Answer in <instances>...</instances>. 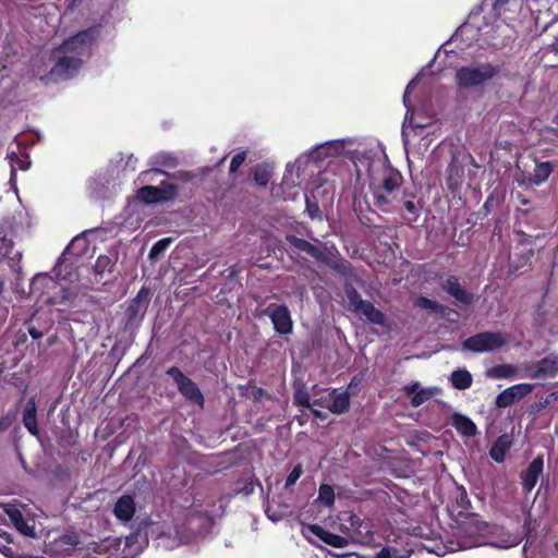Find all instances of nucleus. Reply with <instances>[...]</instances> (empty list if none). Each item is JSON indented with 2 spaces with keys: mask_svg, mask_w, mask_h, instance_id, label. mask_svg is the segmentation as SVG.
I'll return each instance as SVG.
<instances>
[{
  "mask_svg": "<svg viewBox=\"0 0 558 558\" xmlns=\"http://www.w3.org/2000/svg\"><path fill=\"white\" fill-rule=\"evenodd\" d=\"M28 333L33 339H40L43 337V332L36 329L35 327H29Z\"/></svg>",
  "mask_w": 558,
  "mask_h": 558,
  "instance_id": "obj_55",
  "label": "nucleus"
},
{
  "mask_svg": "<svg viewBox=\"0 0 558 558\" xmlns=\"http://www.w3.org/2000/svg\"><path fill=\"white\" fill-rule=\"evenodd\" d=\"M509 448H510V440H509L508 436H506V435L500 436L492 446V448L489 450V456L494 461L501 463V462H504L506 453L509 450Z\"/></svg>",
  "mask_w": 558,
  "mask_h": 558,
  "instance_id": "obj_32",
  "label": "nucleus"
},
{
  "mask_svg": "<svg viewBox=\"0 0 558 558\" xmlns=\"http://www.w3.org/2000/svg\"><path fill=\"white\" fill-rule=\"evenodd\" d=\"M420 82V75L415 76L413 80L410 81L408 84L404 95H403V104L407 108V113L404 117L403 125H402V141L403 145L407 148L409 144V136H410V128H413L412 121H413V107L410 101V94L415 88V86Z\"/></svg>",
  "mask_w": 558,
  "mask_h": 558,
  "instance_id": "obj_18",
  "label": "nucleus"
},
{
  "mask_svg": "<svg viewBox=\"0 0 558 558\" xmlns=\"http://www.w3.org/2000/svg\"><path fill=\"white\" fill-rule=\"evenodd\" d=\"M352 144L350 138L332 140L325 143L318 144L313 147L305 156L303 161H323L328 157L340 156L345 151L348 145Z\"/></svg>",
  "mask_w": 558,
  "mask_h": 558,
  "instance_id": "obj_9",
  "label": "nucleus"
},
{
  "mask_svg": "<svg viewBox=\"0 0 558 558\" xmlns=\"http://www.w3.org/2000/svg\"><path fill=\"white\" fill-rule=\"evenodd\" d=\"M166 173L159 169H151L148 171H144L140 174V180L145 182H155L159 177L165 175Z\"/></svg>",
  "mask_w": 558,
  "mask_h": 558,
  "instance_id": "obj_45",
  "label": "nucleus"
},
{
  "mask_svg": "<svg viewBox=\"0 0 558 558\" xmlns=\"http://www.w3.org/2000/svg\"><path fill=\"white\" fill-rule=\"evenodd\" d=\"M264 313L271 319L274 328L278 333H291L293 323L290 311L286 305L269 304Z\"/></svg>",
  "mask_w": 558,
  "mask_h": 558,
  "instance_id": "obj_12",
  "label": "nucleus"
},
{
  "mask_svg": "<svg viewBox=\"0 0 558 558\" xmlns=\"http://www.w3.org/2000/svg\"><path fill=\"white\" fill-rule=\"evenodd\" d=\"M59 544H62V545H68L69 547L65 549V554L69 555L70 554V550L73 549L77 544H78V539H77V536L72 534V535H63L62 537L59 538L58 541Z\"/></svg>",
  "mask_w": 558,
  "mask_h": 558,
  "instance_id": "obj_46",
  "label": "nucleus"
},
{
  "mask_svg": "<svg viewBox=\"0 0 558 558\" xmlns=\"http://www.w3.org/2000/svg\"><path fill=\"white\" fill-rule=\"evenodd\" d=\"M345 295L350 310L359 317H364L369 323L381 327L388 326L385 314L376 308L373 303L362 300L357 291L352 287L345 288Z\"/></svg>",
  "mask_w": 558,
  "mask_h": 558,
  "instance_id": "obj_7",
  "label": "nucleus"
},
{
  "mask_svg": "<svg viewBox=\"0 0 558 558\" xmlns=\"http://www.w3.org/2000/svg\"><path fill=\"white\" fill-rule=\"evenodd\" d=\"M5 426H4V423H3V418L0 420V430L4 429Z\"/></svg>",
  "mask_w": 558,
  "mask_h": 558,
  "instance_id": "obj_60",
  "label": "nucleus"
},
{
  "mask_svg": "<svg viewBox=\"0 0 558 558\" xmlns=\"http://www.w3.org/2000/svg\"><path fill=\"white\" fill-rule=\"evenodd\" d=\"M303 162V157H300L293 165L287 166L286 173L281 182V189L283 190L284 198H294L299 194V174L294 173V170H299L300 165Z\"/></svg>",
  "mask_w": 558,
  "mask_h": 558,
  "instance_id": "obj_17",
  "label": "nucleus"
},
{
  "mask_svg": "<svg viewBox=\"0 0 558 558\" xmlns=\"http://www.w3.org/2000/svg\"><path fill=\"white\" fill-rule=\"evenodd\" d=\"M266 514L274 522L279 521L281 519V514H278L277 512H272L270 507L266 508Z\"/></svg>",
  "mask_w": 558,
  "mask_h": 558,
  "instance_id": "obj_54",
  "label": "nucleus"
},
{
  "mask_svg": "<svg viewBox=\"0 0 558 558\" xmlns=\"http://www.w3.org/2000/svg\"><path fill=\"white\" fill-rule=\"evenodd\" d=\"M416 305L428 310H436L438 307V304L435 301L429 300L427 298H418L416 301Z\"/></svg>",
  "mask_w": 558,
  "mask_h": 558,
  "instance_id": "obj_51",
  "label": "nucleus"
},
{
  "mask_svg": "<svg viewBox=\"0 0 558 558\" xmlns=\"http://www.w3.org/2000/svg\"><path fill=\"white\" fill-rule=\"evenodd\" d=\"M348 519L350 521L351 529L343 530L344 535H337L331 532L324 530L322 526L313 524L308 525L304 529L305 536L312 541V536L318 538L327 545L332 547L342 548L348 546L351 543H360L369 539V530L366 524H364L359 517L349 514Z\"/></svg>",
  "mask_w": 558,
  "mask_h": 558,
  "instance_id": "obj_3",
  "label": "nucleus"
},
{
  "mask_svg": "<svg viewBox=\"0 0 558 558\" xmlns=\"http://www.w3.org/2000/svg\"><path fill=\"white\" fill-rule=\"evenodd\" d=\"M175 195V185L168 181H161L158 186L146 185L141 187L136 197L145 204H151L172 199Z\"/></svg>",
  "mask_w": 558,
  "mask_h": 558,
  "instance_id": "obj_10",
  "label": "nucleus"
},
{
  "mask_svg": "<svg viewBox=\"0 0 558 558\" xmlns=\"http://www.w3.org/2000/svg\"><path fill=\"white\" fill-rule=\"evenodd\" d=\"M520 543V539L519 537L514 536L508 541H501L500 543L498 544H493L494 546L498 547V548H510V547H513L515 545H518Z\"/></svg>",
  "mask_w": 558,
  "mask_h": 558,
  "instance_id": "obj_52",
  "label": "nucleus"
},
{
  "mask_svg": "<svg viewBox=\"0 0 558 558\" xmlns=\"http://www.w3.org/2000/svg\"><path fill=\"white\" fill-rule=\"evenodd\" d=\"M3 509H4L5 513L8 514L11 523L14 525V527L21 534L28 536V537L36 536L34 522L32 520L31 521L25 520L22 512L12 506L7 505V506H4Z\"/></svg>",
  "mask_w": 558,
  "mask_h": 558,
  "instance_id": "obj_19",
  "label": "nucleus"
},
{
  "mask_svg": "<svg viewBox=\"0 0 558 558\" xmlns=\"http://www.w3.org/2000/svg\"><path fill=\"white\" fill-rule=\"evenodd\" d=\"M534 389L533 384L522 383L508 387L499 395H497L495 404L498 408H508L515 401H519L531 393Z\"/></svg>",
  "mask_w": 558,
  "mask_h": 558,
  "instance_id": "obj_14",
  "label": "nucleus"
},
{
  "mask_svg": "<svg viewBox=\"0 0 558 558\" xmlns=\"http://www.w3.org/2000/svg\"><path fill=\"white\" fill-rule=\"evenodd\" d=\"M254 180L258 185L265 186L270 180V172L265 167H257L254 173Z\"/></svg>",
  "mask_w": 558,
  "mask_h": 558,
  "instance_id": "obj_42",
  "label": "nucleus"
},
{
  "mask_svg": "<svg viewBox=\"0 0 558 558\" xmlns=\"http://www.w3.org/2000/svg\"><path fill=\"white\" fill-rule=\"evenodd\" d=\"M170 243H171V239H169V238L161 239V240L157 241L151 246V248L149 251V258L150 259L157 258L160 254H162L167 250V247L169 246Z\"/></svg>",
  "mask_w": 558,
  "mask_h": 558,
  "instance_id": "obj_39",
  "label": "nucleus"
},
{
  "mask_svg": "<svg viewBox=\"0 0 558 558\" xmlns=\"http://www.w3.org/2000/svg\"><path fill=\"white\" fill-rule=\"evenodd\" d=\"M541 371V375L545 377H553L558 373V361L555 357H544L536 362Z\"/></svg>",
  "mask_w": 558,
  "mask_h": 558,
  "instance_id": "obj_35",
  "label": "nucleus"
},
{
  "mask_svg": "<svg viewBox=\"0 0 558 558\" xmlns=\"http://www.w3.org/2000/svg\"><path fill=\"white\" fill-rule=\"evenodd\" d=\"M245 160V153H239L231 159L230 162V171L235 172L244 162Z\"/></svg>",
  "mask_w": 558,
  "mask_h": 558,
  "instance_id": "obj_49",
  "label": "nucleus"
},
{
  "mask_svg": "<svg viewBox=\"0 0 558 558\" xmlns=\"http://www.w3.org/2000/svg\"><path fill=\"white\" fill-rule=\"evenodd\" d=\"M112 266V262L108 256H99L95 264V270L98 274H102L105 270Z\"/></svg>",
  "mask_w": 558,
  "mask_h": 558,
  "instance_id": "obj_47",
  "label": "nucleus"
},
{
  "mask_svg": "<svg viewBox=\"0 0 558 558\" xmlns=\"http://www.w3.org/2000/svg\"><path fill=\"white\" fill-rule=\"evenodd\" d=\"M31 293L38 296H45L44 302L51 306H57L59 312H65L74 304L76 293L60 284L52 276L48 274L36 275L31 282Z\"/></svg>",
  "mask_w": 558,
  "mask_h": 558,
  "instance_id": "obj_4",
  "label": "nucleus"
},
{
  "mask_svg": "<svg viewBox=\"0 0 558 558\" xmlns=\"http://www.w3.org/2000/svg\"><path fill=\"white\" fill-rule=\"evenodd\" d=\"M294 400L299 405L310 408L317 417H319V418L324 417L323 412L318 409H315V407L318 403L317 400L311 401L307 392L298 391L294 396Z\"/></svg>",
  "mask_w": 558,
  "mask_h": 558,
  "instance_id": "obj_36",
  "label": "nucleus"
},
{
  "mask_svg": "<svg viewBox=\"0 0 558 558\" xmlns=\"http://www.w3.org/2000/svg\"><path fill=\"white\" fill-rule=\"evenodd\" d=\"M412 550L400 551L395 547H385L377 555L376 558H407Z\"/></svg>",
  "mask_w": 558,
  "mask_h": 558,
  "instance_id": "obj_38",
  "label": "nucleus"
},
{
  "mask_svg": "<svg viewBox=\"0 0 558 558\" xmlns=\"http://www.w3.org/2000/svg\"><path fill=\"white\" fill-rule=\"evenodd\" d=\"M403 178L397 170H385L380 181H372L369 190L374 197V205L384 213L396 210L400 202V189Z\"/></svg>",
  "mask_w": 558,
  "mask_h": 558,
  "instance_id": "obj_5",
  "label": "nucleus"
},
{
  "mask_svg": "<svg viewBox=\"0 0 558 558\" xmlns=\"http://www.w3.org/2000/svg\"><path fill=\"white\" fill-rule=\"evenodd\" d=\"M451 384L459 390H464L472 385V375L465 369L454 371L450 377Z\"/></svg>",
  "mask_w": 558,
  "mask_h": 558,
  "instance_id": "obj_33",
  "label": "nucleus"
},
{
  "mask_svg": "<svg viewBox=\"0 0 558 558\" xmlns=\"http://www.w3.org/2000/svg\"><path fill=\"white\" fill-rule=\"evenodd\" d=\"M37 405L35 398H29L25 404L23 412V424L25 428L34 436H38V426H37Z\"/></svg>",
  "mask_w": 558,
  "mask_h": 558,
  "instance_id": "obj_29",
  "label": "nucleus"
},
{
  "mask_svg": "<svg viewBox=\"0 0 558 558\" xmlns=\"http://www.w3.org/2000/svg\"><path fill=\"white\" fill-rule=\"evenodd\" d=\"M7 159L10 163L11 175H10V184L13 190L16 192V171L22 170L26 171L31 166V160L28 155L19 156L15 151H11L7 155Z\"/></svg>",
  "mask_w": 558,
  "mask_h": 558,
  "instance_id": "obj_27",
  "label": "nucleus"
},
{
  "mask_svg": "<svg viewBox=\"0 0 558 558\" xmlns=\"http://www.w3.org/2000/svg\"><path fill=\"white\" fill-rule=\"evenodd\" d=\"M487 526L477 515L466 514L457 521L452 527V533L442 547L432 548L430 551L437 556H444L447 553L465 550L473 547L485 545L481 537L486 532Z\"/></svg>",
  "mask_w": 558,
  "mask_h": 558,
  "instance_id": "obj_2",
  "label": "nucleus"
},
{
  "mask_svg": "<svg viewBox=\"0 0 558 558\" xmlns=\"http://www.w3.org/2000/svg\"><path fill=\"white\" fill-rule=\"evenodd\" d=\"M317 501L324 506L331 508L335 502V492L330 485L323 484L318 490Z\"/></svg>",
  "mask_w": 558,
  "mask_h": 558,
  "instance_id": "obj_37",
  "label": "nucleus"
},
{
  "mask_svg": "<svg viewBox=\"0 0 558 558\" xmlns=\"http://www.w3.org/2000/svg\"><path fill=\"white\" fill-rule=\"evenodd\" d=\"M287 241L296 250H299L301 252H305L316 259H320L324 255L323 251L318 246L307 242L306 240L300 239L295 235H288Z\"/></svg>",
  "mask_w": 558,
  "mask_h": 558,
  "instance_id": "obj_30",
  "label": "nucleus"
},
{
  "mask_svg": "<svg viewBox=\"0 0 558 558\" xmlns=\"http://www.w3.org/2000/svg\"><path fill=\"white\" fill-rule=\"evenodd\" d=\"M507 342L501 332H482L463 341L462 348L472 352H488L502 347Z\"/></svg>",
  "mask_w": 558,
  "mask_h": 558,
  "instance_id": "obj_8",
  "label": "nucleus"
},
{
  "mask_svg": "<svg viewBox=\"0 0 558 558\" xmlns=\"http://www.w3.org/2000/svg\"><path fill=\"white\" fill-rule=\"evenodd\" d=\"M95 39V29L89 28L66 39L52 52L53 65L46 76L47 82L65 81L73 77L89 58Z\"/></svg>",
  "mask_w": 558,
  "mask_h": 558,
  "instance_id": "obj_1",
  "label": "nucleus"
},
{
  "mask_svg": "<svg viewBox=\"0 0 558 558\" xmlns=\"http://www.w3.org/2000/svg\"><path fill=\"white\" fill-rule=\"evenodd\" d=\"M303 473V469H302V465L301 464H296L292 471L290 472V474L288 475L287 480H286V488H289L291 486H293L298 480L301 477Z\"/></svg>",
  "mask_w": 558,
  "mask_h": 558,
  "instance_id": "obj_44",
  "label": "nucleus"
},
{
  "mask_svg": "<svg viewBox=\"0 0 558 558\" xmlns=\"http://www.w3.org/2000/svg\"><path fill=\"white\" fill-rule=\"evenodd\" d=\"M167 373L172 376L179 391L190 401L203 405L204 397L198 389L197 385L186 377L178 367H170Z\"/></svg>",
  "mask_w": 558,
  "mask_h": 558,
  "instance_id": "obj_11",
  "label": "nucleus"
},
{
  "mask_svg": "<svg viewBox=\"0 0 558 558\" xmlns=\"http://www.w3.org/2000/svg\"><path fill=\"white\" fill-rule=\"evenodd\" d=\"M553 171V167L549 162H538L534 167V171L531 177V181L534 184H541L546 181Z\"/></svg>",
  "mask_w": 558,
  "mask_h": 558,
  "instance_id": "obj_34",
  "label": "nucleus"
},
{
  "mask_svg": "<svg viewBox=\"0 0 558 558\" xmlns=\"http://www.w3.org/2000/svg\"><path fill=\"white\" fill-rule=\"evenodd\" d=\"M486 376L493 379H519L525 378L521 365L500 364L487 369Z\"/></svg>",
  "mask_w": 558,
  "mask_h": 558,
  "instance_id": "obj_20",
  "label": "nucleus"
},
{
  "mask_svg": "<svg viewBox=\"0 0 558 558\" xmlns=\"http://www.w3.org/2000/svg\"><path fill=\"white\" fill-rule=\"evenodd\" d=\"M134 538H135L134 536L126 537L125 541H124L125 547H130L132 545Z\"/></svg>",
  "mask_w": 558,
  "mask_h": 558,
  "instance_id": "obj_57",
  "label": "nucleus"
},
{
  "mask_svg": "<svg viewBox=\"0 0 558 558\" xmlns=\"http://www.w3.org/2000/svg\"><path fill=\"white\" fill-rule=\"evenodd\" d=\"M499 69L490 63L462 66L456 72V82L459 87L472 88L481 86L497 75Z\"/></svg>",
  "mask_w": 558,
  "mask_h": 558,
  "instance_id": "obj_6",
  "label": "nucleus"
},
{
  "mask_svg": "<svg viewBox=\"0 0 558 558\" xmlns=\"http://www.w3.org/2000/svg\"><path fill=\"white\" fill-rule=\"evenodd\" d=\"M113 514L123 523L130 522L135 514L134 499L130 495L121 496L114 504Z\"/></svg>",
  "mask_w": 558,
  "mask_h": 558,
  "instance_id": "obj_25",
  "label": "nucleus"
},
{
  "mask_svg": "<svg viewBox=\"0 0 558 558\" xmlns=\"http://www.w3.org/2000/svg\"><path fill=\"white\" fill-rule=\"evenodd\" d=\"M192 538V533L180 532L178 530L169 529L168 532H162L159 534L160 545L167 549H173L179 547L180 545L186 544Z\"/></svg>",
  "mask_w": 558,
  "mask_h": 558,
  "instance_id": "obj_26",
  "label": "nucleus"
},
{
  "mask_svg": "<svg viewBox=\"0 0 558 558\" xmlns=\"http://www.w3.org/2000/svg\"><path fill=\"white\" fill-rule=\"evenodd\" d=\"M306 204H307V210H308V214L312 218H315L318 213H319V208L317 205H312L308 201V198L306 197Z\"/></svg>",
  "mask_w": 558,
  "mask_h": 558,
  "instance_id": "obj_53",
  "label": "nucleus"
},
{
  "mask_svg": "<svg viewBox=\"0 0 558 558\" xmlns=\"http://www.w3.org/2000/svg\"><path fill=\"white\" fill-rule=\"evenodd\" d=\"M65 255L63 253L53 268V278L60 284L74 283L78 280L77 267L72 262H69Z\"/></svg>",
  "mask_w": 558,
  "mask_h": 558,
  "instance_id": "obj_16",
  "label": "nucleus"
},
{
  "mask_svg": "<svg viewBox=\"0 0 558 558\" xmlns=\"http://www.w3.org/2000/svg\"><path fill=\"white\" fill-rule=\"evenodd\" d=\"M551 49L555 53H558V38H556L551 44Z\"/></svg>",
  "mask_w": 558,
  "mask_h": 558,
  "instance_id": "obj_58",
  "label": "nucleus"
},
{
  "mask_svg": "<svg viewBox=\"0 0 558 558\" xmlns=\"http://www.w3.org/2000/svg\"><path fill=\"white\" fill-rule=\"evenodd\" d=\"M350 404V397L345 391H336L328 393L322 402V407L328 409L330 412L341 414L345 412Z\"/></svg>",
  "mask_w": 558,
  "mask_h": 558,
  "instance_id": "obj_23",
  "label": "nucleus"
},
{
  "mask_svg": "<svg viewBox=\"0 0 558 558\" xmlns=\"http://www.w3.org/2000/svg\"><path fill=\"white\" fill-rule=\"evenodd\" d=\"M403 205L409 214L405 219L410 222L416 221L420 216V207L411 199L404 201Z\"/></svg>",
  "mask_w": 558,
  "mask_h": 558,
  "instance_id": "obj_41",
  "label": "nucleus"
},
{
  "mask_svg": "<svg viewBox=\"0 0 558 558\" xmlns=\"http://www.w3.org/2000/svg\"><path fill=\"white\" fill-rule=\"evenodd\" d=\"M453 427L465 437H473L477 433V427L472 420L462 414H454L452 417Z\"/></svg>",
  "mask_w": 558,
  "mask_h": 558,
  "instance_id": "obj_31",
  "label": "nucleus"
},
{
  "mask_svg": "<svg viewBox=\"0 0 558 558\" xmlns=\"http://www.w3.org/2000/svg\"><path fill=\"white\" fill-rule=\"evenodd\" d=\"M12 241L0 236V260H2L12 250Z\"/></svg>",
  "mask_w": 558,
  "mask_h": 558,
  "instance_id": "obj_48",
  "label": "nucleus"
},
{
  "mask_svg": "<svg viewBox=\"0 0 558 558\" xmlns=\"http://www.w3.org/2000/svg\"><path fill=\"white\" fill-rule=\"evenodd\" d=\"M402 391L411 399V405L417 408L440 392L438 387H422L418 381H411L402 387Z\"/></svg>",
  "mask_w": 558,
  "mask_h": 558,
  "instance_id": "obj_15",
  "label": "nucleus"
},
{
  "mask_svg": "<svg viewBox=\"0 0 558 558\" xmlns=\"http://www.w3.org/2000/svg\"><path fill=\"white\" fill-rule=\"evenodd\" d=\"M544 461L542 457L535 458L522 474V486L526 493H530L536 485L543 473Z\"/></svg>",
  "mask_w": 558,
  "mask_h": 558,
  "instance_id": "obj_24",
  "label": "nucleus"
},
{
  "mask_svg": "<svg viewBox=\"0 0 558 558\" xmlns=\"http://www.w3.org/2000/svg\"><path fill=\"white\" fill-rule=\"evenodd\" d=\"M0 551L9 557V558H45V557H38V556H22L19 554H14L12 548L9 545H2V548H0Z\"/></svg>",
  "mask_w": 558,
  "mask_h": 558,
  "instance_id": "obj_50",
  "label": "nucleus"
},
{
  "mask_svg": "<svg viewBox=\"0 0 558 558\" xmlns=\"http://www.w3.org/2000/svg\"><path fill=\"white\" fill-rule=\"evenodd\" d=\"M523 0H496L493 11L506 24L515 21L520 15L527 11Z\"/></svg>",
  "mask_w": 558,
  "mask_h": 558,
  "instance_id": "obj_13",
  "label": "nucleus"
},
{
  "mask_svg": "<svg viewBox=\"0 0 558 558\" xmlns=\"http://www.w3.org/2000/svg\"><path fill=\"white\" fill-rule=\"evenodd\" d=\"M185 517L190 525L189 530L193 533L211 522V515L207 510L203 509L202 505L198 504H193V506L187 510Z\"/></svg>",
  "mask_w": 558,
  "mask_h": 558,
  "instance_id": "obj_21",
  "label": "nucleus"
},
{
  "mask_svg": "<svg viewBox=\"0 0 558 558\" xmlns=\"http://www.w3.org/2000/svg\"><path fill=\"white\" fill-rule=\"evenodd\" d=\"M120 542L117 538H107L100 543L94 544V558H133L130 554H118Z\"/></svg>",
  "mask_w": 558,
  "mask_h": 558,
  "instance_id": "obj_22",
  "label": "nucleus"
},
{
  "mask_svg": "<svg viewBox=\"0 0 558 558\" xmlns=\"http://www.w3.org/2000/svg\"><path fill=\"white\" fill-rule=\"evenodd\" d=\"M521 366L523 369V374L525 375V378L526 377L533 378V379L544 378V376L541 375V371H539L536 362L524 363V364H521Z\"/></svg>",
  "mask_w": 558,
  "mask_h": 558,
  "instance_id": "obj_40",
  "label": "nucleus"
},
{
  "mask_svg": "<svg viewBox=\"0 0 558 558\" xmlns=\"http://www.w3.org/2000/svg\"><path fill=\"white\" fill-rule=\"evenodd\" d=\"M4 291V283L3 281L0 280V295L3 293Z\"/></svg>",
  "mask_w": 558,
  "mask_h": 558,
  "instance_id": "obj_59",
  "label": "nucleus"
},
{
  "mask_svg": "<svg viewBox=\"0 0 558 558\" xmlns=\"http://www.w3.org/2000/svg\"><path fill=\"white\" fill-rule=\"evenodd\" d=\"M2 545H3V544H1V543H0V548H2Z\"/></svg>",
  "mask_w": 558,
  "mask_h": 558,
  "instance_id": "obj_61",
  "label": "nucleus"
},
{
  "mask_svg": "<svg viewBox=\"0 0 558 558\" xmlns=\"http://www.w3.org/2000/svg\"><path fill=\"white\" fill-rule=\"evenodd\" d=\"M474 20H475V16H473V17L471 19V21H470L466 25H464V26L462 27V32H468V31H469V28H470V27H472V26L474 25Z\"/></svg>",
  "mask_w": 558,
  "mask_h": 558,
  "instance_id": "obj_56",
  "label": "nucleus"
},
{
  "mask_svg": "<svg viewBox=\"0 0 558 558\" xmlns=\"http://www.w3.org/2000/svg\"><path fill=\"white\" fill-rule=\"evenodd\" d=\"M442 289L460 303L469 304L472 301V295L461 287L458 278L454 276L446 279L442 283Z\"/></svg>",
  "mask_w": 558,
  "mask_h": 558,
  "instance_id": "obj_28",
  "label": "nucleus"
},
{
  "mask_svg": "<svg viewBox=\"0 0 558 558\" xmlns=\"http://www.w3.org/2000/svg\"><path fill=\"white\" fill-rule=\"evenodd\" d=\"M536 522L532 521L531 519H527L525 521V530H526V543L524 545V551L527 553V550L533 546L534 537L532 535V531L535 529Z\"/></svg>",
  "mask_w": 558,
  "mask_h": 558,
  "instance_id": "obj_43",
  "label": "nucleus"
}]
</instances>
